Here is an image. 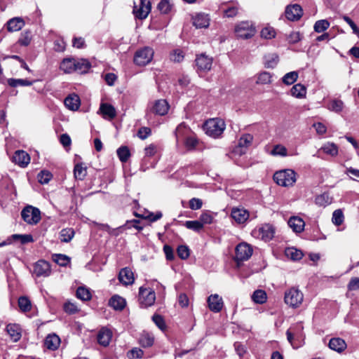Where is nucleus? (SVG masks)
<instances>
[{
  "label": "nucleus",
  "mask_w": 359,
  "mask_h": 359,
  "mask_svg": "<svg viewBox=\"0 0 359 359\" xmlns=\"http://www.w3.org/2000/svg\"><path fill=\"white\" fill-rule=\"evenodd\" d=\"M111 336V332L109 329L102 328L97 334V341L100 345L107 346L109 344Z\"/></svg>",
  "instance_id": "28"
},
{
  "label": "nucleus",
  "mask_w": 359,
  "mask_h": 359,
  "mask_svg": "<svg viewBox=\"0 0 359 359\" xmlns=\"http://www.w3.org/2000/svg\"><path fill=\"white\" fill-rule=\"evenodd\" d=\"M235 32L239 38L249 39L255 34V30L252 24L246 21L238 24L235 27Z\"/></svg>",
  "instance_id": "8"
},
{
  "label": "nucleus",
  "mask_w": 359,
  "mask_h": 359,
  "mask_svg": "<svg viewBox=\"0 0 359 359\" xmlns=\"http://www.w3.org/2000/svg\"><path fill=\"white\" fill-rule=\"evenodd\" d=\"M152 320L161 330L164 331L166 329L165 320L161 316L158 314H154L152 316Z\"/></svg>",
  "instance_id": "60"
},
{
  "label": "nucleus",
  "mask_w": 359,
  "mask_h": 359,
  "mask_svg": "<svg viewBox=\"0 0 359 359\" xmlns=\"http://www.w3.org/2000/svg\"><path fill=\"white\" fill-rule=\"evenodd\" d=\"M139 343L144 348L152 346L154 343V337L153 334L143 331L139 338Z\"/></svg>",
  "instance_id": "26"
},
{
  "label": "nucleus",
  "mask_w": 359,
  "mask_h": 359,
  "mask_svg": "<svg viewBox=\"0 0 359 359\" xmlns=\"http://www.w3.org/2000/svg\"><path fill=\"white\" fill-rule=\"evenodd\" d=\"M212 57L205 53L197 55L195 60L196 67L198 72H206L211 69L212 65Z\"/></svg>",
  "instance_id": "13"
},
{
  "label": "nucleus",
  "mask_w": 359,
  "mask_h": 359,
  "mask_svg": "<svg viewBox=\"0 0 359 359\" xmlns=\"http://www.w3.org/2000/svg\"><path fill=\"white\" fill-rule=\"evenodd\" d=\"M51 273L50 263L46 260L40 259L33 266V274L36 277H48Z\"/></svg>",
  "instance_id": "11"
},
{
  "label": "nucleus",
  "mask_w": 359,
  "mask_h": 359,
  "mask_svg": "<svg viewBox=\"0 0 359 359\" xmlns=\"http://www.w3.org/2000/svg\"><path fill=\"white\" fill-rule=\"evenodd\" d=\"M184 226L187 229H191L196 232L200 231L203 228V223H201L199 220L187 221L184 223Z\"/></svg>",
  "instance_id": "53"
},
{
  "label": "nucleus",
  "mask_w": 359,
  "mask_h": 359,
  "mask_svg": "<svg viewBox=\"0 0 359 359\" xmlns=\"http://www.w3.org/2000/svg\"><path fill=\"white\" fill-rule=\"evenodd\" d=\"M191 133V130L184 123H180L175 130L177 142H183Z\"/></svg>",
  "instance_id": "25"
},
{
  "label": "nucleus",
  "mask_w": 359,
  "mask_h": 359,
  "mask_svg": "<svg viewBox=\"0 0 359 359\" xmlns=\"http://www.w3.org/2000/svg\"><path fill=\"white\" fill-rule=\"evenodd\" d=\"M271 154L273 156H287V149L280 144L276 145L271 151Z\"/></svg>",
  "instance_id": "63"
},
{
  "label": "nucleus",
  "mask_w": 359,
  "mask_h": 359,
  "mask_svg": "<svg viewBox=\"0 0 359 359\" xmlns=\"http://www.w3.org/2000/svg\"><path fill=\"white\" fill-rule=\"evenodd\" d=\"M90 67V62L85 59H76L75 71L79 74L86 73Z\"/></svg>",
  "instance_id": "33"
},
{
  "label": "nucleus",
  "mask_w": 359,
  "mask_h": 359,
  "mask_svg": "<svg viewBox=\"0 0 359 359\" xmlns=\"http://www.w3.org/2000/svg\"><path fill=\"white\" fill-rule=\"evenodd\" d=\"M238 6L236 5H231L224 10V16L226 18L235 17L238 12Z\"/></svg>",
  "instance_id": "61"
},
{
  "label": "nucleus",
  "mask_w": 359,
  "mask_h": 359,
  "mask_svg": "<svg viewBox=\"0 0 359 359\" xmlns=\"http://www.w3.org/2000/svg\"><path fill=\"white\" fill-rule=\"evenodd\" d=\"M64 310L69 314H74L79 311L77 306L72 302H66L64 304Z\"/></svg>",
  "instance_id": "64"
},
{
  "label": "nucleus",
  "mask_w": 359,
  "mask_h": 359,
  "mask_svg": "<svg viewBox=\"0 0 359 359\" xmlns=\"http://www.w3.org/2000/svg\"><path fill=\"white\" fill-rule=\"evenodd\" d=\"M285 254L287 258H290L293 261L300 260L303 257L302 252L293 247L287 248L285 250Z\"/></svg>",
  "instance_id": "34"
},
{
  "label": "nucleus",
  "mask_w": 359,
  "mask_h": 359,
  "mask_svg": "<svg viewBox=\"0 0 359 359\" xmlns=\"http://www.w3.org/2000/svg\"><path fill=\"white\" fill-rule=\"evenodd\" d=\"M278 62V56L276 53H269L264 56V66L266 68H273Z\"/></svg>",
  "instance_id": "39"
},
{
  "label": "nucleus",
  "mask_w": 359,
  "mask_h": 359,
  "mask_svg": "<svg viewBox=\"0 0 359 359\" xmlns=\"http://www.w3.org/2000/svg\"><path fill=\"white\" fill-rule=\"evenodd\" d=\"M231 215L238 224H243L249 217V212L243 208H233Z\"/></svg>",
  "instance_id": "20"
},
{
  "label": "nucleus",
  "mask_w": 359,
  "mask_h": 359,
  "mask_svg": "<svg viewBox=\"0 0 359 359\" xmlns=\"http://www.w3.org/2000/svg\"><path fill=\"white\" fill-rule=\"evenodd\" d=\"M25 26V22L21 18H13L7 22V28L9 32H17Z\"/></svg>",
  "instance_id": "29"
},
{
  "label": "nucleus",
  "mask_w": 359,
  "mask_h": 359,
  "mask_svg": "<svg viewBox=\"0 0 359 359\" xmlns=\"http://www.w3.org/2000/svg\"><path fill=\"white\" fill-rule=\"evenodd\" d=\"M344 107L343 102L339 100H332L329 106L328 109L331 111H335V112H340Z\"/></svg>",
  "instance_id": "59"
},
{
  "label": "nucleus",
  "mask_w": 359,
  "mask_h": 359,
  "mask_svg": "<svg viewBox=\"0 0 359 359\" xmlns=\"http://www.w3.org/2000/svg\"><path fill=\"white\" fill-rule=\"evenodd\" d=\"M225 123L221 118H212L207 121L204 124L205 133L214 138L219 137L225 130Z\"/></svg>",
  "instance_id": "1"
},
{
  "label": "nucleus",
  "mask_w": 359,
  "mask_h": 359,
  "mask_svg": "<svg viewBox=\"0 0 359 359\" xmlns=\"http://www.w3.org/2000/svg\"><path fill=\"white\" fill-rule=\"evenodd\" d=\"M60 344V339L55 334H48L44 341V346L49 350H57Z\"/></svg>",
  "instance_id": "22"
},
{
  "label": "nucleus",
  "mask_w": 359,
  "mask_h": 359,
  "mask_svg": "<svg viewBox=\"0 0 359 359\" xmlns=\"http://www.w3.org/2000/svg\"><path fill=\"white\" fill-rule=\"evenodd\" d=\"M183 142L187 149H192L196 146L198 141L195 135L191 133L186 137Z\"/></svg>",
  "instance_id": "58"
},
{
  "label": "nucleus",
  "mask_w": 359,
  "mask_h": 359,
  "mask_svg": "<svg viewBox=\"0 0 359 359\" xmlns=\"http://www.w3.org/2000/svg\"><path fill=\"white\" fill-rule=\"evenodd\" d=\"M253 136L249 133L243 135L238 140L237 147L233 149V153L241 156L246 153L247 149L251 145Z\"/></svg>",
  "instance_id": "12"
},
{
  "label": "nucleus",
  "mask_w": 359,
  "mask_h": 359,
  "mask_svg": "<svg viewBox=\"0 0 359 359\" xmlns=\"http://www.w3.org/2000/svg\"><path fill=\"white\" fill-rule=\"evenodd\" d=\"M169 104L165 100L161 99L156 100L151 106L150 111L159 116L166 114L169 109Z\"/></svg>",
  "instance_id": "16"
},
{
  "label": "nucleus",
  "mask_w": 359,
  "mask_h": 359,
  "mask_svg": "<svg viewBox=\"0 0 359 359\" xmlns=\"http://www.w3.org/2000/svg\"><path fill=\"white\" fill-rule=\"evenodd\" d=\"M64 104L69 109L76 111L80 107V98L76 94L69 95L65 99Z\"/></svg>",
  "instance_id": "24"
},
{
  "label": "nucleus",
  "mask_w": 359,
  "mask_h": 359,
  "mask_svg": "<svg viewBox=\"0 0 359 359\" xmlns=\"http://www.w3.org/2000/svg\"><path fill=\"white\" fill-rule=\"evenodd\" d=\"M154 53L151 48L144 47L135 53L134 62L137 65L145 66L151 61Z\"/></svg>",
  "instance_id": "6"
},
{
  "label": "nucleus",
  "mask_w": 359,
  "mask_h": 359,
  "mask_svg": "<svg viewBox=\"0 0 359 359\" xmlns=\"http://www.w3.org/2000/svg\"><path fill=\"white\" fill-rule=\"evenodd\" d=\"M177 253L180 258L186 259L189 257V249L186 245H180L177 249Z\"/></svg>",
  "instance_id": "62"
},
{
  "label": "nucleus",
  "mask_w": 359,
  "mask_h": 359,
  "mask_svg": "<svg viewBox=\"0 0 359 359\" xmlns=\"http://www.w3.org/2000/svg\"><path fill=\"white\" fill-rule=\"evenodd\" d=\"M126 306V301L118 294H114V310H123Z\"/></svg>",
  "instance_id": "50"
},
{
  "label": "nucleus",
  "mask_w": 359,
  "mask_h": 359,
  "mask_svg": "<svg viewBox=\"0 0 359 359\" xmlns=\"http://www.w3.org/2000/svg\"><path fill=\"white\" fill-rule=\"evenodd\" d=\"M298 79V72L296 71L290 72L284 75L282 78L283 82L285 85L293 84Z\"/></svg>",
  "instance_id": "49"
},
{
  "label": "nucleus",
  "mask_w": 359,
  "mask_h": 359,
  "mask_svg": "<svg viewBox=\"0 0 359 359\" xmlns=\"http://www.w3.org/2000/svg\"><path fill=\"white\" fill-rule=\"evenodd\" d=\"M156 300V294L150 288L140 287L139 301L142 307H148L153 305Z\"/></svg>",
  "instance_id": "7"
},
{
  "label": "nucleus",
  "mask_w": 359,
  "mask_h": 359,
  "mask_svg": "<svg viewBox=\"0 0 359 359\" xmlns=\"http://www.w3.org/2000/svg\"><path fill=\"white\" fill-rule=\"evenodd\" d=\"M207 302L210 310L215 313L219 312L222 309V298L217 294L210 295L208 298Z\"/></svg>",
  "instance_id": "18"
},
{
  "label": "nucleus",
  "mask_w": 359,
  "mask_h": 359,
  "mask_svg": "<svg viewBox=\"0 0 359 359\" xmlns=\"http://www.w3.org/2000/svg\"><path fill=\"white\" fill-rule=\"evenodd\" d=\"M329 347L335 351L341 352L346 348V344L341 338H332L330 340Z\"/></svg>",
  "instance_id": "32"
},
{
  "label": "nucleus",
  "mask_w": 359,
  "mask_h": 359,
  "mask_svg": "<svg viewBox=\"0 0 359 359\" xmlns=\"http://www.w3.org/2000/svg\"><path fill=\"white\" fill-rule=\"evenodd\" d=\"M74 231L72 228L63 229L60 232V239L62 243H69L74 238Z\"/></svg>",
  "instance_id": "38"
},
{
  "label": "nucleus",
  "mask_w": 359,
  "mask_h": 359,
  "mask_svg": "<svg viewBox=\"0 0 359 359\" xmlns=\"http://www.w3.org/2000/svg\"><path fill=\"white\" fill-rule=\"evenodd\" d=\"M291 95L297 98H303L306 96V89L301 83L295 84L290 90Z\"/></svg>",
  "instance_id": "36"
},
{
  "label": "nucleus",
  "mask_w": 359,
  "mask_h": 359,
  "mask_svg": "<svg viewBox=\"0 0 359 359\" xmlns=\"http://www.w3.org/2000/svg\"><path fill=\"white\" fill-rule=\"evenodd\" d=\"M344 218L341 210L337 209L333 212L332 221L336 226L341 225L344 222Z\"/></svg>",
  "instance_id": "54"
},
{
  "label": "nucleus",
  "mask_w": 359,
  "mask_h": 359,
  "mask_svg": "<svg viewBox=\"0 0 359 359\" xmlns=\"http://www.w3.org/2000/svg\"><path fill=\"white\" fill-rule=\"evenodd\" d=\"M116 153L118 158L123 163L126 162L130 156V150L126 146H123L118 148L116 151Z\"/></svg>",
  "instance_id": "48"
},
{
  "label": "nucleus",
  "mask_w": 359,
  "mask_h": 359,
  "mask_svg": "<svg viewBox=\"0 0 359 359\" xmlns=\"http://www.w3.org/2000/svg\"><path fill=\"white\" fill-rule=\"evenodd\" d=\"M75 62L76 59L74 58H65L60 66V68L66 74H71L75 71Z\"/></svg>",
  "instance_id": "30"
},
{
  "label": "nucleus",
  "mask_w": 359,
  "mask_h": 359,
  "mask_svg": "<svg viewBox=\"0 0 359 359\" xmlns=\"http://www.w3.org/2000/svg\"><path fill=\"white\" fill-rule=\"evenodd\" d=\"M132 227L135 228L138 231H141L143 229V226L140 225V221L133 219L130 221H127L126 223L122 226L114 229V236H117L121 231L125 230L126 229H130Z\"/></svg>",
  "instance_id": "27"
},
{
  "label": "nucleus",
  "mask_w": 359,
  "mask_h": 359,
  "mask_svg": "<svg viewBox=\"0 0 359 359\" xmlns=\"http://www.w3.org/2000/svg\"><path fill=\"white\" fill-rule=\"evenodd\" d=\"M53 260L61 266H66L70 263V258L62 254H55L53 255Z\"/></svg>",
  "instance_id": "45"
},
{
  "label": "nucleus",
  "mask_w": 359,
  "mask_h": 359,
  "mask_svg": "<svg viewBox=\"0 0 359 359\" xmlns=\"http://www.w3.org/2000/svg\"><path fill=\"white\" fill-rule=\"evenodd\" d=\"M143 354L144 351L141 348L135 347L128 352L127 356L129 359H140Z\"/></svg>",
  "instance_id": "57"
},
{
  "label": "nucleus",
  "mask_w": 359,
  "mask_h": 359,
  "mask_svg": "<svg viewBox=\"0 0 359 359\" xmlns=\"http://www.w3.org/2000/svg\"><path fill=\"white\" fill-rule=\"evenodd\" d=\"M12 238L15 241H20L22 244L33 242V237L30 234H13Z\"/></svg>",
  "instance_id": "55"
},
{
  "label": "nucleus",
  "mask_w": 359,
  "mask_h": 359,
  "mask_svg": "<svg viewBox=\"0 0 359 359\" xmlns=\"http://www.w3.org/2000/svg\"><path fill=\"white\" fill-rule=\"evenodd\" d=\"M18 306L20 309L24 312L30 311L32 308L31 302L26 297H21L19 298Z\"/></svg>",
  "instance_id": "51"
},
{
  "label": "nucleus",
  "mask_w": 359,
  "mask_h": 359,
  "mask_svg": "<svg viewBox=\"0 0 359 359\" xmlns=\"http://www.w3.org/2000/svg\"><path fill=\"white\" fill-rule=\"evenodd\" d=\"M74 177L76 180H83L86 176V168L82 164H76L74 169Z\"/></svg>",
  "instance_id": "46"
},
{
  "label": "nucleus",
  "mask_w": 359,
  "mask_h": 359,
  "mask_svg": "<svg viewBox=\"0 0 359 359\" xmlns=\"http://www.w3.org/2000/svg\"><path fill=\"white\" fill-rule=\"evenodd\" d=\"M289 226L296 233H301L304 229L305 222L299 217H291L287 222Z\"/></svg>",
  "instance_id": "21"
},
{
  "label": "nucleus",
  "mask_w": 359,
  "mask_h": 359,
  "mask_svg": "<svg viewBox=\"0 0 359 359\" xmlns=\"http://www.w3.org/2000/svg\"><path fill=\"white\" fill-rule=\"evenodd\" d=\"M285 17L290 21H296L300 19L303 15L302 7L299 4L287 6L285 8Z\"/></svg>",
  "instance_id": "15"
},
{
  "label": "nucleus",
  "mask_w": 359,
  "mask_h": 359,
  "mask_svg": "<svg viewBox=\"0 0 359 359\" xmlns=\"http://www.w3.org/2000/svg\"><path fill=\"white\" fill-rule=\"evenodd\" d=\"M315 203L320 207H325L332 203V198L329 196L328 194L324 193L316 196Z\"/></svg>",
  "instance_id": "41"
},
{
  "label": "nucleus",
  "mask_w": 359,
  "mask_h": 359,
  "mask_svg": "<svg viewBox=\"0 0 359 359\" xmlns=\"http://www.w3.org/2000/svg\"><path fill=\"white\" fill-rule=\"evenodd\" d=\"M76 297L82 301H88L91 299V293L89 289L81 286L76 290Z\"/></svg>",
  "instance_id": "44"
},
{
  "label": "nucleus",
  "mask_w": 359,
  "mask_h": 359,
  "mask_svg": "<svg viewBox=\"0 0 359 359\" xmlns=\"http://www.w3.org/2000/svg\"><path fill=\"white\" fill-rule=\"evenodd\" d=\"M209 24L210 18L207 14L198 13L193 18V25L196 28H206Z\"/></svg>",
  "instance_id": "23"
},
{
  "label": "nucleus",
  "mask_w": 359,
  "mask_h": 359,
  "mask_svg": "<svg viewBox=\"0 0 359 359\" xmlns=\"http://www.w3.org/2000/svg\"><path fill=\"white\" fill-rule=\"evenodd\" d=\"M252 234L261 238L264 241H269L273 238L275 229L271 224H264L257 229L253 230Z\"/></svg>",
  "instance_id": "9"
},
{
  "label": "nucleus",
  "mask_w": 359,
  "mask_h": 359,
  "mask_svg": "<svg viewBox=\"0 0 359 359\" xmlns=\"http://www.w3.org/2000/svg\"><path fill=\"white\" fill-rule=\"evenodd\" d=\"M20 327L17 324H8L6 331L14 341H18L21 337Z\"/></svg>",
  "instance_id": "31"
},
{
  "label": "nucleus",
  "mask_w": 359,
  "mask_h": 359,
  "mask_svg": "<svg viewBox=\"0 0 359 359\" xmlns=\"http://www.w3.org/2000/svg\"><path fill=\"white\" fill-rule=\"evenodd\" d=\"M13 161L22 168H25L30 162L29 155L23 150H18L13 156Z\"/></svg>",
  "instance_id": "19"
},
{
  "label": "nucleus",
  "mask_w": 359,
  "mask_h": 359,
  "mask_svg": "<svg viewBox=\"0 0 359 359\" xmlns=\"http://www.w3.org/2000/svg\"><path fill=\"white\" fill-rule=\"evenodd\" d=\"M252 299L257 304H264L267 299L266 293L262 290H257L253 292Z\"/></svg>",
  "instance_id": "43"
},
{
  "label": "nucleus",
  "mask_w": 359,
  "mask_h": 359,
  "mask_svg": "<svg viewBox=\"0 0 359 359\" xmlns=\"http://www.w3.org/2000/svg\"><path fill=\"white\" fill-rule=\"evenodd\" d=\"M8 84L11 87L16 88L18 86H29L32 84V81H29L27 79H8L7 80Z\"/></svg>",
  "instance_id": "40"
},
{
  "label": "nucleus",
  "mask_w": 359,
  "mask_h": 359,
  "mask_svg": "<svg viewBox=\"0 0 359 359\" xmlns=\"http://www.w3.org/2000/svg\"><path fill=\"white\" fill-rule=\"evenodd\" d=\"M273 180L280 186H292L297 180L296 172L291 169L279 170L274 173Z\"/></svg>",
  "instance_id": "2"
},
{
  "label": "nucleus",
  "mask_w": 359,
  "mask_h": 359,
  "mask_svg": "<svg viewBox=\"0 0 359 359\" xmlns=\"http://www.w3.org/2000/svg\"><path fill=\"white\" fill-rule=\"evenodd\" d=\"M98 113H100L104 118L109 121L112 120V106L111 104L102 103Z\"/></svg>",
  "instance_id": "37"
},
{
  "label": "nucleus",
  "mask_w": 359,
  "mask_h": 359,
  "mask_svg": "<svg viewBox=\"0 0 359 359\" xmlns=\"http://www.w3.org/2000/svg\"><path fill=\"white\" fill-rule=\"evenodd\" d=\"M53 175L52 174L49 172V171H47V170H41L39 174H38V180L39 182L42 184H47L49 182V181L51 180Z\"/></svg>",
  "instance_id": "56"
},
{
  "label": "nucleus",
  "mask_w": 359,
  "mask_h": 359,
  "mask_svg": "<svg viewBox=\"0 0 359 359\" xmlns=\"http://www.w3.org/2000/svg\"><path fill=\"white\" fill-rule=\"evenodd\" d=\"M272 82V74L264 71L257 75L256 83L258 85L270 84Z\"/></svg>",
  "instance_id": "35"
},
{
  "label": "nucleus",
  "mask_w": 359,
  "mask_h": 359,
  "mask_svg": "<svg viewBox=\"0 0 359 359\" xmlns=\"http://www.w3.org/2000/svg\"><path fill=\"white\" fill-rule=\"evenodd\" d=\"M302 330L303 326L299 323L290 327L286 332L287 339L294 348H297L303 344Z\"/></svg>",
  "instance_id": "3"
},
{
  "label": "nucleus",
  "mask_w": 359,
  "mask_h": 359,
  "mask_svg": "<svg viewBox=\"0 0 359 359\" xmlns=\"http://www.w3.org/2000/svg\"><path fill=\"white\" fill-rule=\"evenodd\" d=\"M330 27V22L327 20H320L316 22L314 30L318 33L325 31Z\"/></svg>",
  "instance_id": "52"
},
{
  "label": "nucleus",
  "mask_w": 359,
  "mask_h": 359,
  "mask_svg": "<svg viewBox=\"0 0 359 359\" xmlns=\"http://www.w3.org/2000/svg\"><path fill=\"white\" fill-rule=\"evenodd\" d=\"M23 220L28 224H36L41 220L40 210L32 205L26 206L21 212Z\"/></svg>",
  "instance_id": "5"
},
{
  "label": "nucleus",
  "mask_w": 359,
  "mask_h": 359,
  "mask_svg": "<svg viewBox=\"0 0 359 359\" xmlns=\"http://www.w3.org/2000/svg\"><path fill=\"white\" fill-rule=\"evenodd\" d=\"M172 5L170 0H161L158 4L157 8L163 14H168L170 12Z\"/></svg>",
  "instance_id": "47"
},
{
  "label": "nucleus",
  "mask_w": 359,
  "mask_h": 359,
  "mask_svg": "<svg viewBox=\"0 0 359 359\" xmlns=\"http://www.w3.org/2000/svg\"><path fill=\"white\" fill-rule=\"evenodd\" d=\"M118 278L120 283L126 286L133 285L135 281L134 273L128 267H125L119 271Z\"/></svg>",
  "instance_id": "17"
},
{
  "label": "nucleus",
  "mask_w": 359,
  "mask_h": 359,
  "mask_svg": "<svg viewBox=\"0 0 359 359\" xmlns=\"http://www.w3.org/2000/svg\"><path fill=\"white\" fill-rule=\"evenodd\" d=\"M151 3L146 0H140L138 5L135 4L133 13L136 18L145 19L151 11Z\"/></svg>",
  "instance_id": "10"
},
{
  "label": "nucleus",
  "mask_w": 359,
  "mask_h": 359,
  "mask_svg": "<svg viewBox=\"0 0 359 359\" xmlns=\"http://www.w3.org/2000/svg\"><path fill=\"white\" fill-rule=\"evenodd\" d=\"M252 254V249L250 245L242 243L238 244L236 248L235 259L237 262H243L248 260Z\"/></svg>",
  "instance_id": "14"
},
{
  "label": "nucleus",
  "mask_w": 359,
  "mask_h": 359,
  "mask_svg": "<svg viewBox=\"0 0 359 359\" xmlns=\"http://www.w3.org/2000/svg\"><path fill=\"white\" fill-rule=\"evenodd\" d=\"M303 299V293L298 288L291 287L285 292V303L292 308L299 307L302 304Z\"/></svg>",
  "instance_id": "4"
},
{
  "label": "nucleus",
  "mask_w": 359,
  "mask_h": 359,
  "mask_svg": "<svg viewBox=\"0 0 359 359\" xmlns=\"http://www.w3.org/2000/svg\"><path fill=\"white\" fill-rule=\"evenodd\" d=\"M320 150L332 156H335L338 154V147L334 143H326L320 148Z\"/></svg>",
  "instance_id": "42"
}]
</instances>
